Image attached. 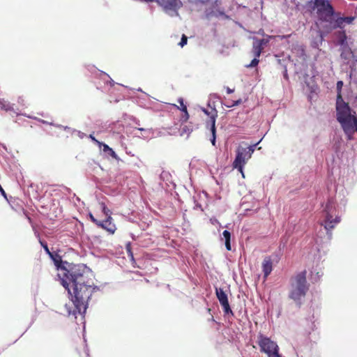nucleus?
I'll return each instance as SVG.
<instances>
[{"label": "nucleus", "mask_w": 357, "mask_h": 357, "mask_svg": "<svg viewBox=\"0 0 357 357\" xmlns=\"http://www.w3.org/2000/svg\"><path fill=\"white\" fill-rule=\"evenodd\" d=\"M202 110L206 115H207L208 116V120L211 119V117L213 116L215 112L216 113V117L218 116V111L215 108L211 109V111H208V109H206L205 108H202Z\"/></svg>", "instance_id": "nucleus-17"}, {"label": "nucleus", "mask_w": 357, "mask_h": 357, "mask_svg": "<svg viewBox=\"0 0 357 357\" xmlns=\"http://www.w3.org/2000/svg\"><path fill=\"white\" fill-rule=\"evenodd\" d=\"M233 91H234V90L229 89V87L227 88V93H231Z\"/></svg>", "instance_id": "nucleus-33"}, {"label": "nucleus", "mask_w": 357, "mask_h": 357, "mask_svg": "<svg viewBox=\"0 0 357 357\" xmlns=\"http://www.w3.org/2000/svg\"><path fill=\"white\" fill-rule=\"evenodd\" d=\"M326 213L324 220L321 223L326 231V234L329 238L332 237V229L340 222V218L336 216L335 218L330 213L329 206L327 204L324 210Z\"/></svg>", "instance_id": "nucleus-6"}, {"label": "nucleus", "mask_w": 357, "mask_h": 357, "mask_svg": "<svg viewBox=\"0 0 357 357\" xmlns=\"http://www.w3.org/2000/svg\"><path fill=\"white\" fill-rule=\"evenodd\" d=\"M128 255L130 257L132 261H134V257H133L132 252H131L130 248L128 249Z\"/></svg>", "instance_id": "nucleus-32"}, {"label": "nucleus", "mask_w": 357, "mask_h": 357, "mask_svg": "<svg viewBox=\"0 0 357 357\" xmlns=\"http://www.w3.org/2000/svg\"><path fill=\"white\" fill-rule=\"evenodd\" d=\"M354 18L353 17H343L344 24H351Z\"/></svg>", "instance_id": "nucleus-24"}, {"label": "nucleus", "mask_w": 357, "mask_h": 357, "mask_svg": "<svg viewBox=\"0 0 357 357\" xmlns=\"http://www.w3.org/2000/svg\"><path fill=\"white\" fill-rule=\"evenodd\" d=\"M187 42H188V37L185 34H183L181 37V42L179 43V45L183 47L185 45L187 44Z\"/></svg>", "instance_id": "nucleus-23"}, {"label": "nucleus", "mask_w": 357, "mask_h": 357, "mask_svg": "<svg viewBox=\"0 0 357 357\" xmlns=\"http://www.w3.org/2000/svg\"><path fill=\"white\" fill-rule=\"evenodd\" d=\"M346 38H347L346 35H345L344 32H343V37H342V38H341L340 40V43L341 45H343L346 41Z\"/></svg>", "instance_id": "nucleus-29"}, {"label": "nucleus", "mask_w": 357, "mask_h": 357, "mask_svg": "<svg viewBox=\"0 0 357 357\" xmlns=\"http://www.w3.org/2000/svg\"><path fill=\"white\" fill-rule=\"evenodd\" d=\"M334 28H342L344 26L343 17H338L333 25Z\"/></svg>", "instance_id": "nucleus-19"}, {"label": "nucleus", "mask_w": 357, "mask_h": 357, "mask_svg": "<svg viewBox=\"0 0 357 357\" xmlns=\"http://www.w3.org/2000/svg\"><path fill=\"white\" fill-rule=\"evenodd\" d=\"M257 342L260 347V351L265 353L268 357H281L278 352V345L269 337L260 334L258 337Z\"/></svg>", "instance_id": "nucleus-5"}, {"label": "nucleus", "mask_w": 357, "mask_h": 357, "mask_svg": "<svg viewBox=\"0 0 357 357\" xmlns=\"http://www.w3.org/2000/svg\"><path fill=\"white\" fill-rule=\"evenodd\" d=\"M215 294L216 296L222 305L223 308V311L225 314H233L232 311L230 308L229 303L228 301L227 295L224 291V290L221 288H216L215 289Z\"/></svg>", "instance_id": "nucleus-10"}, {"label": "nucleus", "mask_w": 357, "mask_h": 357, "mask_svg": "<svg viewBox=\"0 0 357 357\" xmlns=\"http://www.w3.org/2000/svg\"><path fill=\"white\" fill-rule=\"evenodd\" d=\"M273 36H267L266 38L259 39L257 38H253L252 52L255 57H259L264 47L269 43L270 39Z\"/></svg>", "instance_id": "nucleus-8"}, {"label": "nucleus", "mask_w": 357, "mask_h": 357, "mask_svg": "<svg viewBox=\"0 0 357 357\" xmlns=\"http://www.w3.org/2000/svg\"><path fill=\"white\" fill-rule=\"evenodd\" d=\"M241 102H242L241 99H238V100L233 101V102L231 104L226 105V106L227 107H231L236 106V105H238L241 104Z\"/></svg>", "instance_id": "nucleus-25"}, {"label": "nucleus", "mask_w": 357, "mask_h": 357, "mask_svg": "<svg viewBox=\"0 0 357 357\" xmlns=\"http://www.w3.org/2000/svg\"><path fill=\"white\" fill-rule=\"evenodd\" d=\"M102 205L103 213L107 216V218L112 219V212L110 211V210L105 205V204H102Z\"/></svg>", "instance_id": "nucleus-20"}, {"label": "nucleus", "mask_w": 357, "mask_h": 357, "mask_svg": "<svg viewBox=\"0 0 357 357\" xmlns=\"http://www.w3.org/2000/svg\"><path fill=\"white\" fill-rule=\"evenodd\" d=\"M314 8L317 9V13L325 20L334 14L333 8L327 0H314Z\"/></svg>", "instance_id": "nucleus-7"}, {"label": "nucleus", "mask_w": 357, "mask_h": 357, "mask_svg": "<svg viewBox=\"0 0 357 357\" xmlns=\"http://www.w3.org/2000/svg\"><path fill=\"white\" fill-rule=\"evenodd\" d=\"M306 275L307 271L304 270L291 277L289 281L290 289L289 297L299 305L301 303V299L305 296L309 290Z\"/></svg>", "instance_id": "nucleus-3"}, {"label": "nucleus", "mask_w": 357, "mask_h": 357, "mask_svg": "<svg viewBox=\"0 0 357 357\" xmlns=\"http://www.w3.org/2000/svg\"><path fill=\"white\" fill-rule=\"evenodd\" d=\"M215 121H216V113L215 112L213 114V116L211 117V120L206 121V127L207 128L210 129L211 134H212V137L211 139V142L213 146H215V139H216Z\"/></svg>", "instance_id": "nucleus-11"}, {"label": "nucleus", "mask_w": 357, "mask_h": 357, "mask_svg": "<svg viewBox=\"0 0 357 357\" xmlns=\"http://www.w3.org/2000/svg\"><path fill=\"white\" fill-rule=\"evenodd\" d=\"M272 270L273 261L271 257H266L262 262V271L265 279L267 278V277L271 274Z\"/></svg>", "instance_id": "nucleus-12"}, {"label": "nucleus", "mask_w": 357, "mask_h": 357, "mask_svg": "<svg viewBox=\"0 0 357 357\" xmlns=\"http://www.w3.org/2000/svg\"><path fill=\"white\" fill-rule=\"evenodd\" d=\"M102 151L105 153H107L112 158L118 160V155L115 153V151L110 148L107 144L102 143Z\"/></svg>", "instance_id": "nucleus-15"}, {"label": "nucleus", "mask_w": 357, "mask_h": 357, "mask_svg": "<svg viewBox=\"0 0 357 357\" xmlns=\"http://www.w3.org/2000/svg\"><path fill=\"white\" fill-rule=\"evenodd\" d=\"M165 12H177L183 6L181 0H155V1Z\"/></svg>", "instance_id": "nucleus-9"}, {"label": "nucleus", "mask_w": 357, "mask_h": 357, "mask_svg": "<svg viewBox=\"0 0 357 357\" xmlns=\"http://www.w3.org/2000/svg\"><path fill=\"white\" fill-rule=\"evenodd\" d=\"M90 218H91V221H92L93 222H94L96 225H98V227H100V223H101V222H100V221L97 220H96V219L93 216V215H92V214H90Z\"/></svg>", "instance_id": "nucleus-27"}, {"label": "nucleus", "mask_w": 357, "mask_h": 357, "mask_svg": "<svg viewBox=\"0 0 357 357\" xmlns=\"http://www.w3.org/2000/svg\"><path fill=\"white\" fill-rule=\"evenodd\" d=\"M100 227H102L110 233L113 234L116 230V227L112 223V219L107 218L105 220L101 222Z\"/></svg>", "instance_id": "nucleus-13"}, {"label": "nucleus", "mask_w": 357, "mask_h": 357, "mask_svg": "<svg viewBox=\"0 0 357 357\" xmlns=\"http://www.w3.org/2000/svg\"><path fill=\"white\" fill-rule=\"evenodd\" d=\"M88 275L86 266L82 264H70L68 267H61L59 277L62 285L68 290L75 308L73 312L68 310V315H76L77 312L85 314L91 296L98 289Z\"/></svg>", "instance_id": "nucleus-1"}, {"label": "nucleus", "mask_w": 357, "mask_h": 357, "mask_svg": "<svg viewBox=\"0 0 357 357\" xmlns=\"http://www.w3.org/2000/svg\"><path fill=\"white\" fill-rule=\"evenodd\" d=\"M178 102L181 105V108H179V107H178V108L179 109H181L182 112H186V110H188V109H187L186 105L184 104L183 99L182 98H178Z\"/></svg>", "instance_id": "nucleus-22"}, {"label": "nucleus", "mask_w": 357, "mask_h": 357, "mask_svg": "<svg viewBox=\"0 0 357 357\" xmlns=\"http://www.w3.org/2000/svg\"><path fill=\"white\" fill-rule=\"evenodd\" d=\"M90 138L96 144L98 145L100 148L102 147V142H99L94 137H93L91 135H90Z\"/></svg>", "instance_id": "nucleus-28"}, {"label": "nucleus", "mask_w": 357, "mask_h": 357, "mask_svg": "<svg viewBox=\"0 0 357 357\" xmlns=\"http://www.w3.org/2000/svg\"><path fill=\"white\" fill-rule=\"evenodd\" d=\"M27 219L29 220V221L31 222V219L30 217L27 216Z\"/></svg>", "instance_id": "nucleus-34"}, {"label": "nucleus", "mask_w": 357, "mask_h": 357, "mask_svg": "<svg viewBox=\"0 0 357 357\" xmlns=\"http://www.w3.org/2000/svg\"><path fill=\"white\" fill-rule=\"evenodd\" d=\"M0 192L1 193V195L5 197L6 198V192L4 191V190L3 189V188L1 187V185H0Z\"/></svg>", "instance_id": "nucleus-31"}, {"label": "nucleus", "mask_w": 357, "mask_h": 357, "mask_svg": "<svg viewBox=\"0 0 357 357\" xmlns=\"http://www.w3.org/2000/svg\"><path fill=\"white\" fill-rule=\"evenodd\" d=\"M222 236L225 239V247L227 250H231V244H230V238H231V234L229 231L225 230L222 232Z\"/></svg>", "instance_id": "nucleus-16"}, {"label": "nucleus", "mask_w": 357, "mask_h": 357, "mask_svg": "<svg viewBox=\"0 0 357 357\" xmlns=\"http://www.w3.org/2000/svg\"><path fill=\"white\" fill-rule=\"evenodd\" d=\"M40 245H42V247L44 248L45 252L51 257L54 259L55 264L58 266L59 264L61 262V258L59 257V259H54V257H53V254L50 251L49 248H48V246L47 245V243L41 240L39 241Z\"/></svg>", "instance_id": "nucleus-14"}, {"label": "nucleus", "mask_w": 357, "mask_h": 357, "mask_svg": "<svg viewBox=\"0 0 357 357\" xmlns=\"http://www.w3.org/2000/svg\"><path fill=\"white\" fill-rule=\"evenodd\" d=\"M259 57H255L252 60V61L250 62V64H248L245 66L246 68H254V67H256L259 62V60L258 59Z\"/></svg>", "instance_id": "nucleus-21"}, {"label": "nucleus", "mask_w": 357, "mask_h": 357, "mask_svg": "<svg viewBox=\"0 0 357 357\" xmlns=\"http://www.w3.org/2000/svg\"><path fill=\"white\" fill-rule=\"evenodd\" d=\"M337 120L341 124L344 132L351 135L354 130L357 132V117L352 115L351 108L343 98L336 100Z\"/></svg>", "instance_id": "nucleus-2"}, {"label": "nucleus", "mask_w": 357, "mask_h": 357, "mask_svg": "<svg viewBox=\"0 0 357 357\" xmlns=\"http://www.w3.org/2000/svg\"><path fill=\"white\" fill-rule=\"evenodd\" d=\"M343 86V82L342 81H338L337 82V99H341L342 98V88Z\"/></svg>", "instance_id": "nucleus-18"}, {"label": "nucleus", "mask_w": 357, "mask_h": 357, "mask_svg": "<svg viewBox=\"0 0 357 357\" xmlns=\"http://www.w3.org/2000/svg\"><path fill=\"white\" fill-rule=\"evenodd\" d=\"M257 144H255L246 147L239 146L236 150V156L234 161L233 167L234 168L237 169L241 173L243 178L245 177L243 171V166L251 158Z\"/></svg>", "instance_id": "nucleus-4"}, {"label": "nucleus", "mask_w": 357, "mask_h": 357, "mask_svg": "<svg viewBox=\"0 0 357 357\" xmlns=\"http://www.w3.org/2000/svg\"><path fill=\"white\" fill-rule=\"evenodd\" d=\"M17 102L22 106L26 105V101L22 96H20L17 98Z\"/></svg>", "instance_id": "nucleus-26"}, {"label": "nucleus", "mask_w": 357, "mask_h": 357, "mask_svg": "<svg viewBox=\"0 0 357 357\" xmlns=\"http://www.w3.org/2000/svg\"><path fill=\"white\" fill-rule=\"evenodd\" d=\"M183 118L185 121H188V119H189V114L188 112V110H186V112H184Z\"/></svg>", "instance_id": "nucleus-30"}, {"label": "nucleus", "mask_w": 357, "mask_h": 357, "mask_svg": "<svg viewBox=\"0 0 357 357\" xmlns=\"http://www.w3.org/2000/svg\"><path fill=\"white\" fill-rule=\"evenodd\" d=\"M284 77H287V73L284 74Z\"/></svg>", "instance_id": "nucleus-35"}]
</instances>
